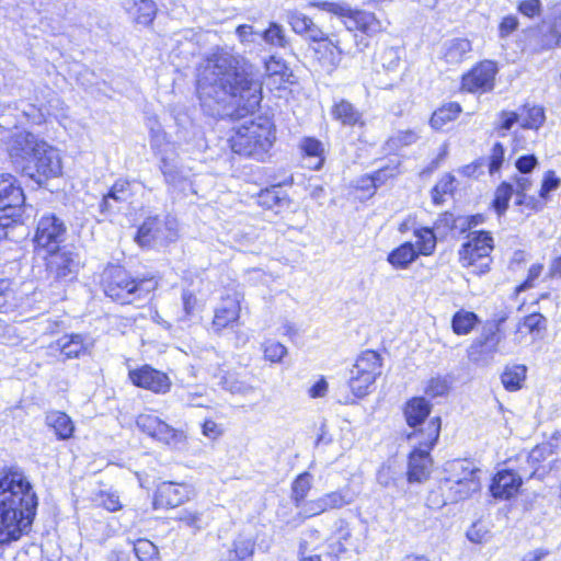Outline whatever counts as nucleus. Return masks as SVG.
<instances>
[{
    "label": "nucleus",
    "instance_id": "f257e3e1",
    "mask_svg": "<svg viewBox=\"0 0 561 561\" xmlns=\"http://www.w3.org/2000/svg\"><path fill=\"white\" fill-rule=\"evenodd\" d=\"M196 91L211 116L230 104L237 116L253 113L262 101V82L251 65L224 48H216L197 68Z\"/></svg>",
    "mask_w": 561,
    "mask_h": 561
},
{
    "label": "nucleus",
    "instance_id": "f03ea898",
    "mask_svg": "<svg viewBox=\"0 0 561 561\" xmlns=\"http://www.w3.org/2000/svg\"><path fill=\"white\" fill-rule=\"evenodd\" d=\"M38 507V496L26 473L19 467L0 472V546H9L27 535Z\"/></svg>",
    "mask_w": 561,
    "mask_h": 561
},
{
    "label": "nucleus",
    "instance_id": "7ed1b4c3",
    "mask_svg": "<svg viewBox=\"0 0 561 561\" xmlns=\"http://www.w3.org/2000/svg\"><path fill=\"white\" fill-rule=\"evenodd\" d=\"M274 140L273 123L268 118L260 117L257 121L239 126L230 138V146L234 153L263 161Z\"/></svg>",
    "mask_w": 561,
    "mask_h": 561
},
{
    "label": "nucleus",
    "instance_id": "20e7f679",
    "mask_svg": "<svg viewBox=\"0 0 561 561\" xmlns=\"http://www.w3.org/2000/svg\"><path fill=\"white\" fill-rule=\"evenodd\" d=\"M444 471L446 477L443 488L447 490V494L443 501L434 502L437 506H443L447 502L457 503L467 500L481 488L479 477L481 470L469 459L448 461Z\"/></svg>",
    "mask_w": 561,
    "mask_h": 561
},
{
    "label": "nucleus",
    "instance_id": "39448f33",
    "mask_svg": "<svg viewBox=\"0 0 561 561\" xmlns=\"http://www.w3.org/2000/svg\"><path fill=\"white\" fill-rule=\"evenodd\" d=\"M440 433V419L433 417L425 428L413 433L409 437H416L419 445L411 451L409 457L408 477L411 482H422L431 473L432 458L430 451L436 445Z\"/></svg>",
    "mask_w": 561,
    "mask_h": 561
},
{
    "label": "nucleus",
    "instance_id": "423d86ee",
    "mask_svg": "<svg viewBox=\"0 0 561 561\" xmlns=\"http://www.w3.org/2000/svg\"><path fill=\"white\" fill-rule=\"evenodd\" d=\"M156 286L153 278L135 279L124 268L115 267L110 271L104 291L113 300L126 305L146 298Z\"/></svg>",
    "mask_w": 561,
    "mask_h": 561
},
{
    "label": "nucleus",
    "instance_id": "0eeeda50",
    "mask_svg": "<svg viewBox=\"0 0 561 561\" xmlns=\"http://www.w3.org/2000/svg\"><path fill=\"white\" fill-rule=\"evenodd\" d=\"M493 249L494 243L490 232L472 231L458 252L459 262L462 267L472 268L476 274H484L490 270Z\"/></svg>",
    "mask_w": 561,
    "mask_h": 561
},
{
    "label": "nucleus",
    "instance_id": "6e6552de",
    "mask_svg": "<svg viewBox=\"0 0 561 561\" xmlns=\"http://www.w3.org/2000/svg\"><path fill=\"white\" fill-rule=\"evenodd\" d=\"M380 375L381 357L377 352L367 350L358 355L348 377V387L353 396L362 399L369 394Z\"/></svg>",
    "mask_w": 561,
    "mask_h": 561
},
{
    "label": "nucleus",
    "instance_id": "1a4fd4ad",
    "mask_svg": "<svg viewBox=\"0 0 561 561\" xmlns=\"http://www.w3.org/2000/svg\"><path fill=\"white\" fill-rule=\"evenodd\" d=\"M286 20L295 33L319 44L317 51H329L332 62L340 60L343 53L340 42L329 38L309 16L298 10H290L286 13Z\"/></svg>",
    "mask_w": 561,
    "mask_h": 561
},
{
    "label": "nucleus",
    "instance_id": "9d476101",
    "mask_svg": "<svg viewBox=\"0 0 561 561\" xmlns=\"http://www.w3.org/2000/svg\"><path fill=\"white\" fill-rule=\"evenodd\" d=\"M310 5L317 7L320 10L341 16L343 19L345 27L348 31L357 30L367 35H373L381 30V23L375 16L374 13L360 10H353L345 3L322 1L317 3H310Z\"/></svg>",
    "mask_w": 561,
    "mask_h": 561
},
{
    "label": "nucleus",
    "instance_id": "9b49d317",
    "mask_svg": "<svg viewBox=\"0 0 561 561\" xmlns=\"http://www.w3.org/2000/svg\"><path fill=\"white\" fill-rule=\"evenodd\" d=\"M178 237V221L171 215H154L147 217L138 228L136 241L141 247L167 244Z\"/></svg>",
    "mask_w": 561,
    "mask_h": 561
},
{
    "label": "nucleus",
    "instance_id": "f8f14e48",
    "mask_svg": "<svg viewBox=\"0 0 561 561\" xmlns=\"http://www.w3.org/2000/svg\"><path fill=\"white\" fill-rule=\"evenodd\" d=\"M24 204L25 195L16 179L8 173L0 174V227L18 221Z\"/></svg>",
    "mask_w": 561,
    "mask_h": 561
},
{
    "label": "nucleus",
    "instance_id": "ddd939ff",
    "mask_svg": "<svg viewBox=\"0 0 561 561\" xmlns=\"http://www.w3.org/2000/svg\"><path fill=\"white\" fill-rule=\"evenodd\" d=\"M46 144L30 131L18 130L10 137L7 150L14 168L23 173Z\"/></svg>",
    "mask_w": 561,
    "mask_h": 561
},
{
    "label": "nucleus",
    "instance_id": "4468645a",
    "mask_svg": "<svg viewBox=\"0 0 561 561\" xmlns=\"http://www.w3.org/2000/svg\"><path fill=\"white\" fill-rule=\"evenodd\" d=\"M66 237L67 226L55 214H45L38 219L34 234V243L37 249L44 250L48 254L56 252L61 249L60 244Z\"/></svg>",
    "mask_w": 561,
    "mask_h": 561
},
{
    "label": "nucleus",
    "instance_id": "2eb2a0df",
    "mask_svg": "<svg viewBox=\"0 0 561 561\" xmlns=\"http://www.w3.org/2000/svg\"><path fill=\"white\" fill-rule=\"evenodd\" d=\"M137 427L151 438L172 448H181L186 442L183 431L176 430L153 414L142 413L136 419Z\"/></svg>",
    "mask_w": 561,
    "mask_h": 561
},
{
    "label": "nucleus",
    "instance_id": "dca6fc26",
    "mask_svg": "<svg viewBox=\"0 0 561 561\" xmlns=\"http://www.w3.org/2000/svg\"><path fill=\"white\" fill-rule=\"evenodd\" d=\"M519 129L515 131L514 149H526L528 144H534L538 129L543 125L546 115L542 106L526 104L518 108Z\"/></svg>",
    "mask_w": 561,
    "mask_h": 561
},
{
    "label": "nucleus",
    "instance_id": "f3484780",
    "mask_svg": "<svg viewBox=\"0 0 561 561\" xmlns=\"http://www.w3.org/2000/svg\"><path fill=\"white\" fill-rule=\"evenodd\" d=\"M81 267L80 254L72 249L62 248L49 253L47 271L56 282L68 284L76 280Z\"/></svg>",
    "mask_w": 561,
    "mask_h": 561
},
{
    "label": "nucleus",
    "instance_id": "a211bd4d",
    "mask_svg": "<svg viewBox=\"0 0 561 561\" xmlns=\"http://www.w3.org/2000/svg\"><path fill=\"white\" fill-rule=\"evenodd\" d=\"M41 152L34 158L22 174L32 179L38 185H42L48 179L57 178L61 174V161L57 149L46 144L42 146Z\"/></svg>",
    "mask_w": 561,
    "mask_h": 561
},
{
    "label": "nucleus",
    "instance_id": "6ab92c4d",
    "mask_svg": "<svg viewBox=\"0 0 561 561\" xmlns=\"http://www.w3.org/2000/svg\"><path fill=\"white\" fill-rule=\"evenodd\" d=\"M505 318H501L492 323H486L480 335L471 343L468 348V357L473 363H482L494 356L499 351L502 340L500 334L501 324Z\"/></svg>",
    "mask_w": 561,
    "mask_h": 561
},
{
    "label": "nucleus",
    "instance_id": "aec40b11",
    "mask_svg": "<svg viewBox=\"0 0 561 561\" xmlns=\"http://www.w3.org/2000/svg\"><path fill=\"white\" fill-rule=\"evenodd\" d=\"M497 66L492 60H483L462 76L461 87L470 93H484L494 87Z\"/></svg>",
    "mask_w": 561,
    "mask_h": 561
},
{
    "label": "nucleus",
    "instance_id": "412c9836",
    "mask_svg": "<svg viewBox=\"0 0 561 561\" xmlns=\"http://www.w3.org/2000/svg\"><path fill=\"white\" fill-rule=\"evenodd\" d=\"M194 495V489L186 483L163 481L157 485L153 495L156 508H173L184 504Z\"/></svg>",
    "mask_w": 561,
    "mask_h": 561
},
{
    "label": "nucleus",
    "instance_id": "4be33fe9",
    "mask_svg": "<svg viewBox=\"0 0 561 561\" xmlns=\"http://www.w3.org/2000/svg\"><path fill=\"white\" fill-rule=\"evenodd\" d=\"M128 377L134 386L154 393L163 394L171 388L169 376L149 365L129 370Z\"/></svg>",
    "mask_w": 561,
    "mask_h": 561
},
{
    "label": "nucleus",
    "instance_id": "5701e85b",
    "mask_svg": "<svg viewBox=\"0 0 561 561\" xmlns=\"http://www.w3.org/2000/svg\"><path fill=\"white\" fill-rule=\"evenodd\" d=\"M242 295L238 291H227L226 296L221 298L219 305L215 308L213 319V330L221 332L224 329L232 325L240 318Z\"/></svg>",
    "mask_w": 561,
    "mask_h": 561
},
{
    "label": "nucleus",
    "instance_id": "b1692460",
    "mask_svg": "<svg viewBox=\"0 0 561 561\" xmlns=\"http://www.w3.org/2000/svg\"><path fill=\"white\" fill-rule=\"evenodd\" d=\"M56 346L65 359H75L91 354L94 339L90 333H68L56 341Z\"/></svg>",
    "mask_w": 561,
    "mask_h": 561
},
{
    "label": "nucleus",
    "instance_id": "393cba45",
    "mask_svg": "<svg viewBox=\"0 0 561 561\" xmlns=\"http://www.w3.org/2000/svg\"><path fill=\"white\" fill-rule=\"evenodd\" d=\"M523 484V477L511 469L499 470L492 479L490 492L493 497L508 500L515 496Z\"/></svg>",
    "mask_w": 561,
    "mask_h": 561
},
{
    "label": "nucleus",
    "instance_id": "a878e982",
    "mask_svg": "<svg viewBox=\"0 0 561 561\" xmlns=\"http://www.w3.org/2000/svg\"><path fill=\"white\" fill-rule=\"evenodd\" d=\"M265 70L267 76L265 84L270 90L285 89L286 84L293 82V71L280 58L271 56L265 62Z\"/></svg>",
    "mask_w": 561,
    "mask_h": 561
},
{
    "label": "nucleus",
    "instance_id": "bb28decb",
    "mask_svg": "<svg viewBox=\"0 0 561 561\" xmlns=\"http://www.w3.org/2000/svg\"><path fill=\"white\" fill-rule=\"evenodd\" d=\"M538 45L541 50L561 46V15L542 22L538 30Z\"/></svg>",
    "mask_w": 561,
    "mask_h": 561
},
{
    "label": "nucleus",
    "instance_id": "cd10ccee",
    "mask_svg": "<svg viewBox=\"0 0 561 561\" xmlns=\"http://www.w3.org/2000/svg\"><path fill=\"white\" fill-rule=\"evenodd\" d=\"M214 378L217 380L216 383L218 386L232 394L248 396L254 391V387L240 379L239 375L234 371L219 369L214 375Z\"/></svg>",
    "mask_w": 561,
    "mask_h": 561
},
{
    "label": "nucleus",
    "instance_id": "c85d7f7f",
    "mask_svg": "<svg viewBox=\"0 0 561 561\" xmlns=\"http://www.w3.org/2000/svg\"><path fill=\"white\" fill-rule=\"evenodd\" d=\"M471 43L467 38H451L444 42L442 56L447 64L458 65L471 51Z\"/></svg>",
    "mask_w": 561,
    "mask_h": 561
},
{
    "label": "nucleus",
    "instance_id": "c756f323",
    "mask_svg": "<svg viewBox=\"0 0 561 561\" xmlns=\"http://www.w3.org/2000/svg\"><path fill=\"white\" fill-rule=\"evenodd\" d=\"M332 117L344 126L364 125L363 114L348 101L340 100L331 110Z\"/></svg>",
    "mask_w": 561,
    "mask_h": 561
},
{
    "label": "nucleus",
    "instance_id": "7c9ffc66",
    "mask_svg": "<svg viewBox=\"0 0 561 561\" xmlns=\"http://www.w3.org/2000/svg\"><path fill=\"white\" fill-rule=\"evenodd\" d=\"M431 413V404L425 398L415 397L409 400L404 407V416L411 427L421 425Z\"/></svg>",
    "mask_w": 561,
    "mask_h": 561
},
{
    "label": "nucleus",
    "instance_id": "2f4dec72",
    "mask_svg": "<svg viewBox=\"0 0 561 561\" xmlns=\"http://www.w3.org/2000/svg\"><path fill=\"white\" fill-rule=\"evenodd\" d=\"M46 425L51 428L58 439L65 440L72 436L75 425L71 419L64 412L50 411L45 417Z\"/></svg>",
    "mask_w": 561,
    "mask_h": 561
},
{
    "label": "nucleus",
    "instance_id": "473e14b6",
    "mask_svg": "<svg viewBox=\"0 0 561 561\" xmlns=\"http://www.w3.org/2000/svg\"><path fill=\"white\" fill-rule=\"evenodd\" d=\"M417 257L419 253L415 245L412 242H404L388 254L387 261L394 268L404 270Z\"/></svg>",
    "mask_w": 561,
    "mask_h": 561
},
{
    "label": "nucleus",
    "instance_id": "72a5a7b5",
    "mask_svg": "<svg viewBox=\"0 0 561 561\" xmlns=\"http://www.w3.org/2000/svg\"><path fill=\"white\" fill-rule=\"evenodd\" d=\"M327 511L341 510L353 504L357 494L350 485H345L339 490L324 493L322 495Z\"/></svg>",
    "mask_w": 561,
    "mask_h": 561
},
{
    "label": "nucleus",
    "instance_id": "f704fd0d",
    "mask_svg": "<svg viewBox=\"0 0 561 561\" xmlns=\"http://www.w3.org/2000/svg\"><path fill=\"white\" fill-rule=\"evenodd\" d=\"M300 148L305 153L306 159L313 160L310 161L308 167L313 170H319L324 161L323 158V144L313 137H306L301 140Z\"/></svg>",
    "mask_w": 561,
    "mask_h": 561
},
{
    "label": "nucleus",
    "instance_id": "c9c22d12",
    "mask_svg": "<svg viewBox=\"0 0 561 561\" xmlns=\"http://www.w3.org/2000/svg\"><path fill=\"white\" fill-rule=\"evenodd\" d=\"M479 322L480 319L474 312L460 309L451 318V329L457 335H467Z\"/></svg>",
    "mask_w": 561,
    "mask_h": 561
},
{
    "label": "nucleus",
    "instance_id": "e433bc0d",
    "mask_svg": "<svg viewBox=\"0 0 561 561\" xmlns=\"http://www.w3.org/2000/svg\"><path fill=\"white\" fill-rule=\"evenodd\" d=\"M551 454L552 450L549 445H539L531 449V451L527 455V462L531 468V471L527 477L528 479L536 477L540 479L543 477L546 470L540 463L545 461Z\"/></svg>",
    "mask_w": 561,
    "mask_h": 561
},
{
    "label": "nucleus",
    "instance_id": "4c0bfd02",
    "mask_svg": "<svg viewBox=\"0 0 561 561\" xmlns=\"http://www.w3.org/2000/svg\"><path fill=\"white\" fill-rule=\"evenodd\" d=\"M260 38L272 48L285 49L289 46L284 27L276 22H271L268 27L261 32Z\"/></svg>",
    "mask_w": 561,
    "mask_h": 561
},
{
    "label": "nucleus",
    "instance_id": "58836bf2",
    "mask_svg": "<svg viewBox=\"0 0 561 561\" xmlns=\"http://www.w3.org/2000/svg\"><path fill=\"white\" fill-rule=\"evenodd\" d=\"M526 373L527 368L525 365L507 366L501 376L504 388L508 391L520 389L526 379Z\"/></svg>",
    "mask_w": 561,
    "mask_h": 561
},
{
    "label": "nucleus",
    "instance_id": "ea45409f",
    "mask_svg": "<svg viewBox=\"0 0 561 561\" xmlns=\"http://www.w3.org/2000/svg\"><path fill=\"white\" fill-rule=\"evenodd\" d=\"M460 112L461 107L458 103L449 102L433 113L430 124L434 129H440L446 123L454 121Z\"/></svg>",
    "mask_w": 561,
    "mask_h": 561
},
{
    "label": "nucleus",
    "instance_id": "a19ab883",
    "mask_svg": "<svg viewBox=\"0 0 561 561\" xmlns=\"http://www.w3.org/2000/svg\"><path fill=\"white\" fill-rule=\"evenodd\" d=\"M546 318L541 313L534 312L523 318V320L517 325L516 333L522 335L529 333L531 335L538 336L542 331L546 330Z\"/></svg>",
    "mask_w": 561,
    "mask_h": 561
},
{
    "label": "nucleus",
    "instance_id": "79ce46f5",
    "mask_svg": "<svg viewBox=\"0 0 561 561\" xmlns=\"http://www.w3.org/2000/svg\"><path fill=\"white\" fill-rule=\"evenodd\" d=\"M336 529L333 535L334 542L330 545L331 553L339 557L341 553L346 551L345 543L348 542L352 537V531L348 523L345 519H339L335 523Z\"/></svg>",
    "mask_w": 561,
    "mask_h": 561
},
{
    "label": "nucleus",
    "instance_id": "37998d69",
    "mask_svg": "<svg viewBox=\"0 0 561 561\" xmlns=\"http://www.w3.org/2000/svg\"><path fill=\"white\" fill-rule=\"evenodd\" d=\"M419 255H431L436 248V236L433 229L423 227L414 230Z\"/></svg>",
    "mask_w": 561,
    "mask_h": 561
},
{
    "label": "nucleus",
    "instance_id": "c03bdc74",
    "mask_svg": "<svg viewBox=\"0 0 561 561\" xmlns=\"http://www.w3.org/2000/svg\"><path fill=\"white\" fill-rule=\"evenodd\" d=\"M312 486V476L309 472L300 473L291 484V501L295 506L302 504Z\"/></svg>",
    "mask_w": 561,
    "mask_h": 561
},
{
    "label": "nucleus",
    "instance_id": "a18cd8bd",
    "mask_svg": "<svg viewBox=\"0 0 561 561\" xmlns=\"http://www.w3.org/2000/svg\"><path fill=\"white\" fill-rule=\"evenodd\" d=\"M375 64L388 72L396 71L400 65L399 49L394 47H383L379 49L376 53Z\"/></svg>",
    "mask_w": 561,
    "mask_h": 561
},
{
    "label": "nucleus",
    "instance_id": "49530a36",
    "mask_svg": "<svg viewBox=\"0 0 561 561\" xmlns=\"http://www.w3.org/2000/svg\"><path fill=\"white\" fill-rule=\"evenodd\" d=\"M399 159L394 158L389 160L387 164L380 167L369 176L371 185L374 187H378L385 184L389 179L396 176L399 173Z\"/></svg>",
    "mask_w": 561,
    "mask_h": 561
},
{
    "label": "nucleus",
    "instance_id": "de8ad7c7",
    "mask_svg": "<svg viewBox=\"0 0 561 561\" xmlns=\"http://www.w3.org/2000/svg\"><path fill=\"white\" fill-rule=\"evenodd\" d=\"M110 198L121 205L126 204L133 196L131 183L125 179H118L106 193Z\"/></svg>",
    "mask_w": 561,
    "mask_h": 561
},
{
    "label": "nucleus",
    "instance_id": "09e8293b",
    "mask_svg": "<svg viewBox=\"0 0 561 561\" xmlns=\"http://www.w3.org/2000/svg\"><path fill=\"white\" fill-rule=\"evenodd\" d=\"M455 176L445 174L432 188L431 195L435 205H440L444 202V196L453 194L455 190Z\"/></svg>",
    "mask_w": 561,
    "mask_h": 561
},
{
    "label": "nucleus",
    "instance_id": "8fccbe9b",
    "mask_svg": "<svg viewBox=\"0 0 561 561\" xmlns=\"http://www.w3.org/2000/svg\"><path fill=\"white\" fill-rule=\"evenodd\" d=\"M160 170L164 176L165 183L172 186H178L183 180L184 175L178 168L173 159L161 157Z\"/></svg>",
    "mask_w": 561,
    "mask_h": 561
},
{
    "label": "nucleus",
    "instance_id": "3c124183",
    "mask_svg": "<svg viewBox=\"0 0 561 561\" xmlns=\"http://www.w3.org/2000/svg\"><path fill=\"white\" fill-rule=\"evenodd\" d=\"M286 203V195L278 186H272L263 190L259 194V204L265 208L272 209Z\"/></svg>",
    "mask_w": 561,
    "mask_h": 561
},
{
    "label": "nucleus",
    "instance_id": "603ef678",
    "mask_svg": "<svg viewBox=\"0 0 561 561\" xmlns=\"http://www.w3.org/2000/svg\"><path fill=\"white\" fill-rule=\"evenodd\" d=\"M513 193H515L514 185L511 183H507V182H503L496 188L495 197L493 201V206H494L495 210L497 211V214L501 215L507 209L508 202H510Z\"/></svg>",
    "mask_w": 561,
    "mask_h": 561
},
{
    "label": "nucleus",
    "instance_id": "864d4df0",
    "mask_svg": "<svg viewBox=\"0 0 561 561\" xmlns=\"http://www.w3.org/2000/svg\"><path fill=\"white\" fill-rule=\"evenodd\" d=\"M134 552L139 561H157L158 548L147 539H138L134 543Z\"/></svg>",
    "mask_w": 561,
    "mask_h": 561
},
{
    "label": "nucleus",
    "instance_id": "5fc2aeb1",
    "mask_svg": "<svg viewBox=\"0 0 561 561\" xmlns=\"http://www.w3.org/2000/svg\"><path fill=\"white\" fill-rule=\"evenodd\" d=\"M136 5H137L136 22L138 24L149 25L153 21L154 16L157 14V5H156L154 1L139 0L138 2H136Z\"/></svg>",
    "mask_w": 561,
    "mask_h": 561
},
{
    "label": "nucleus",
    "instance_id": "6e6d98bb",
    "mask_svg": "<svg viewBox=\"0 0 561 561\" xmlns=\"http://www.w3.org/2000/svg\"><path fill=\"white\" fill-rule=\"evenodd\" d=\"M264 358L271 363H279L287 355V347L279 342L268 340L262 344Z\"/></svg>",
    "mask_w": 561,
    "mask_h": 561
},
{
    "label": "nucleus",
    "instance_id": "4d7b16f0",
    "mask_svg": "<svg viewBox=\"0 0 561 561\" xmlns=\"http://www.w3.org/2000/svg\"><path fill=\"white\" fill-rule=\"evenodd\" d=\"M296 508L299 510L298 514L304 518H310L327 512L322 495L316 500H306L302 502V504L297 505Z\"/></svg>",
    "mask_w": 561,
    "mask_h": 561
},
{
    "label": "nucleus",
    "instance_id": "13d9d810",
    "mask_svg": "<svg viewBox=\"0 0 561 561\" xmlns=\"http://www.w3.org/2000/svg\"><path fill=\"white\" fill-rule=\"evenodd\" d=\"M530 187H531V181L527 176V174H523L520 176L515 178L514 191L517 196L516 203L518 205L525 204V205L529 206L534 202L533 198H529V201H528V198L526 196V192L529 191Z\"/></svg>",
    "mask_w": 561,
    "mask_h": 561
},
{
    "label": "nucleus",
    "instance_id": "bf43d9fd",
    "mask_svg": "<svg viewBox=\"0 0 561 561\" xmlns=\"http://www.w3.org/2000/svg\"><path fill=\"white\" fill-rule=\"evenodd\" d=\"M417 139L419 136L415 131L400 130L389 139L388 145L391 149H399L414 144Z\"/></svg>",
    "mask_w": 561,
    "mask_h": 561
},
{
    "label": "nucleus",
    "instance_id": "052dcab7",
    "mask_svg": "<svg viewBox=\"0 0 561 561\" xmlns=\"http://www.w3.org/2000/svg\"><path fill=\"white\" fill-rule=\"evenodd\" d=\"M448 390L449 383L445 377H434L427 382L425 393L432 398H436L445 396Z\"/></svg>",
    "mask_w": 561,
    "mask_h": 561
},
{
    "label": "nucleus",
    "instance_id": "680f3d73",
    "mask_svg": "<svg viewBox=\"0 0 561 561\" xmlns=\"http://www.w3.org/2000/svg\"><path fill=\"white\" fill-rule=\"evenodd\" d=\"M14 295L7 279H0V312L5 313L14 307Z\"/></svg>",
    "mask_w": 561,
    "mask_h": 561
},
{
    "label": "nucleus",
    "instance_id": "e2e57ef3",
    "mask_svg": "<svg viewBox=\"0 0 561 561\" xmlns=\"http://www.w3.org/2000/svg\"><path fill=\"white\" fill-rule=\"evenodd\" d=\"M505 149L501 142H495L489 157V172L494 174L504 162Z\"/></svg>",
    "mask_w": 561,
    "mask_h": 561
},
{
    "label": "nucleus",
    "instance_id": "0e129e2a",
    "mask_svg": "<svg viewBox=\"0 0 561 561\" xmlns=\"http://www.w3.org/2000/svg\"><path fill=\"white\" fill-rule=\"evenodd\" d=\"M254 542L251 539L239 537L233 542L236 558L244 560L253 554Z\"/></svg>",
    "mask_w": 561,
    "mask_h": 561
},
{
    "label": "nucleus",
    "instance_id": "69168bd1",
    "mask_svg": "<svg viewBox=\"0 0 561 561\" xmlns=\"http://www.w3.org/2000/svg\"><path fill=\"white\" fill-rule=\"evenodd\" d=\"M560 179L556 176L553 171H548L542 180L539 195L546 198L551 192L556 191L560 186Z\"/></svg>",
    "mask_w": 561,
    "mask_h": 561
},
{
    "label": "nucleus",
    "instance_id": "338daca9",
    "mask_svg": "<svg viewBox=\"0 0 561 561\" xmlns=\"http://www.w3.org/2000/svg\"><path fill=\"white\" fill-rule=\"evenodd\" d=\"M542 270V264H533L529 267L527 278L516 287V291L520 293L534 287V283L541 275Z\"/></svg>",
    "mask_w": 561,
    "mask_h": 561
},
{
    "label": "nucleus",
    "instance_id": "774afa93",
    "mask_svg": "<svg viewBox=\"0 0 561 561\" xmlns=\"http://www.w3.org/2000/svg\"><path fill=\"white\" fill-rule=\"evenodd\" d=\"M538 164L537 157L535 154H524L520 156L516 162L515 167L522 174L530 173Z\"/></svg>",
    "mask_w": 561,
    "mask_h": 561
}]
</instances>
